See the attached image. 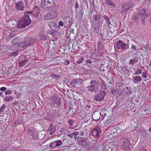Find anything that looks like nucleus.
Returning a JSON list of instances; mask_svg holds the SVG:
<instances>
[{
	"mask_svg": "<svg viewBox=\"0 0 151 151\" xmlns=\"http://www.w3.org/2000/svg\"><path fill=\"white\" fill-rule=\"evenodd\" d=\"M34 39L31 37H27L25 38L24 42H26L27 46L30 45L33 43Z\"/></svg>",
	"mask_w": 151,
	"mask_h": 151,
	"instance_id": "12",
	"label": "nucleus"
},
{
	"mask_svg": "<svg viewBox=\"0 0 151 151\" xmlns=\"http://www.w3.org/2000/svg\"><path fill=\"white\" fill-rule=\"evenodd\" d=\"M119 142L121 145L126 150H129L130 148V143L128 139L123 137L120 139Z\"/></svg>",
	"mask_w": 151,
	"mask_h": 151,
	"instance_id": "3",
	"label": "nucleus"
},
{
	"mask_svg": "<svg viewBox=\"0 0 151 151\" xmlns=\"http://www.w3.org/2000/svg\"><path fill=\"white\" fill-rule=\"evenodd\" d=\"M128 10H127V8L124 9H123L122 10L121 12H120L121 14H124L127 12L128 11Z\"/></svg>",
	"mask_w": 151,
	"mask_h": 151,
	"instance_id": "56",
	"label": "nucleus"
},
{
	"mask_svg": "<svg viewBox=\"0 0 151 151\" xmlns=\"http://www.w3.org/2000/svg\"><path fill=\"white\" fill-rule=\"evenodd\" d=\"M102 80L100 78H96L95 80V86H96L95 88V91H98L99 90V83H101Z\"/></svg>",
	"mask_w": 151,
	"mask_h": 151,
	"instance_id": "14",
	"label": "nucleus"
},
{
	"mask_svg": "<svg viewBox=\"0 0 151 151\" xmlns=\"http://www.w3.org/2000/svg\"><path fill=\"white\" fill-rule=\"evenodd\" d=\"M13 99L14 98L10 96H6L4 99V100L6 102L12 101L13 100Z\"/></svg>",
	"mask_w": 151,
	"mask_h": 151,
	"instance_id": "21",
	"label": "nucleus"
},
{
	"mask_svg": "<svg viewBox=\"0 0 151 151\" xmlns=\"http://www.w3.org/2000/svg\"><path fill=\"white\" fill-rule=\"evenodd\" d=\"M63 20L65 24L64 27L67 28L71 25V19L69 17H65L63 18Z\"/></svg>",
	"mask_w": 151,
	"mask_h": 151,
	"instance_id": "8",
	"label": "nucleus"
},
{
	"mask_svg": "<svg viewBox=\"0 0 151 151\" xmlns=\"http://www.w3.org/2000/svg\"><path fill=\"white\" fill-rule=\"evenodd\" d=\"M142 77L144 78H147V73L146 72H145V71L143 72L142 73Z\"/></svg>",
	"mask_w": 151,
	"mask_h": 151,
	"instance_id": "54",
	"label": "nucleus"
},
{
	"mask_svg": "<svg viewBox=\"0 0 151 151\" xmlns=\"http://www.w3.org/2000/svg\"><path fill=\"white\" fill-rule=\"evenodd\" d=\"M32 16V14L30 12L24 13V15L22 19L19 21L17 27L24 28L29 26L31 22L30 17Z\"/></svg>",
	"mask_w": 151,
	"mask_h": 151,
	"instance_id": "1",
	"label": "nucleus"
},
{
	"mask_svg": "<svg viewBox=\"0 0 151 151\" xmlns=\"http://www.w3.org/2000/svg\"><path fill=\"white\" fill-rule=\"evenodd\" d=\"M73 134L74 136V137L75 138L79 134L78 132H73Z\"/></svg>",
	"mask_w": 151,
	"mask_h": 151,
	"instance_id": "58",
	"label": "nucleus"
},
{
	"mask_svg": "<svg viewBox=\"0 0 151 151\" xmlns=\"http://www.w3.org/2000/svg\"><path fill=\"white\" fill-rule=\"evenodd\" d=\"M133 20L135 22H138L139 21L138 20V15H134L132 17Z\"/></svg>",
	"mask_w": 151,
	"mask_h": 151,
	"instance_id": "38",
	"label": "nucleus"
},
{
	"mask_svg": "<svg viewBox=\"0 0 151 151\" xmlns=\"http://www.w3.org/2000/svg\"><path fill=\"white\" fill-rule=\"evenodd\" d=\"M82 82V81L81 79L75 78L70 82V84L71 86L76 88H78L80 86Z\"/></svg>",
	"mask_w": 151,
	"mask_h": 151,
	"instance_id": "5",
	"label": "nucleus"
},
{
	"mask_svg": "<svg viewBox=\"0 0 151 151\" xmlns=\"http://www.w3.org/2000/svg\"><path fill=\"white\" fill-rule=\"evenodd\" d=\"M9 23L10 26L12 28L15 27L17 26V24H18L17 22L15 20L11 21H10Z\"/></svg>",
	"mask_w": 151,
	"mask_h": 151,
	"instance_id": "20",
	"label": "nucleus"
},
{
	"mask_svg": "<svg viewBox=\"0 0 151 151\" xmlns=\"http://www.w3.org/2000/svg\"><path fill=\"white\" fill-rule=\"evenodd\" d=\"M129 47V45L121 40L116 42V49L119 51L122 52L128 49Z\"/></svg>",
	"mask_w": 151,
	"mask_h": 151,
	"instance_id": "2",
	"label": "nucleus"
},
{
	"mask_svg": "<svg viewBox=\"0 0 151 151\" xmlns=\"http://www.w3.org/2000/svg\"><path fill=\"white\" fill-rule=\"evenodd\" d=\"M58 111L57 110H53L52 112L51 113L50 115L51 118H54L57 117L58 115Z\"/></svg>",
	"mask_w": 151,
	"mask_h": 151,
	"instance_id": "19",
	"label": "nucleus"
},
{
	"mask_svg": "<svg viewBox=\"0 0 151 151\" xmlns=\"http://www.w3.org/2000/svg\"><path fill=\"white\" fill-rule=\"evenodd\" d=\"M14 40L12 41V45L9 47V49L11 51H13L15 50L16 49L18 48L17 46V43H14Z\"/></svg>",
	"mask_w": 151,
	"mask_h": 151,
	"instance_id": "17",
	"label": "nucleus"
},
{
	"mask_svg": "<svg viewBox=\"0 0 151 151\" xmlns=\"http://www.w3.org/2000/svg\"><path fill=\"white\" fill-rule=\"evenodd\" d=\"M133 83L135 84L140 82L142 80V78L139 76H136L132 77Z\"/></svg>",
	"mask_w": 151,
	"mask_h": 151,
	"instance_id": "13",
	"label": "nucleus"
},
{
	"mask_svg": "<svg viewBox=\"0 0 151 151\" xmlns=\"http://www.w3.org/2000/svg\"><path fill=\"white\" fill-rule=\"evenodd\" d=\"M100 17V14H97V15L95 16V20H96V23L97 24V27H98V25H99V23H100V21L98 20Z\"/></svg>",
	"mask_w": 151,
	"mask_h": 151,
	"instance_id": "37",
	"label": "nucleus"
},
{
	"mask_svg": "<svg viewBox=\"0 0 151 151\" xmlns=\"http://www.w3.org/2000/svg\"><path fill=\"white\" fill-rule=\"evenodd\" d=\"M99 35V29L95 28V36L96 37L98 36Z\"/></svg>",
	"mask_w": 151,
	"mask_h": 151,
	"instance_id": "46",
	"label": "nucleus"
},
{
	"mask_svg": "<svg viewBox=\"0 0 151 151\" xmlns=\"http://www.w3.org/2000/svg\"><path fill=\"white\" fill-rule=\"evenodd\" d=\"M17 122L18 124H22L24 123L22 119H20L19 120L17 121L16 123Z\"/></svg>",
	"mask_w": 151,
	"mask_h": 151,
	"instance_id": "51",
	"label": "nucleus"
},
{
	"mask_svg": "<svg viewBox=\"0 0 151 151\" xmlns=\"http://www.w3.org/2000/svg\"><path fill=\"white\" fill-rule=\"evenodd\" d=\"M56 145V144L55 141L54 142H53L51 143L50 145H49V146L50 147L54 148H55L56 147H57V145Z\"/></svg>",
	"mask_w": 151,
	"mask_h": 151,
	"instance_id": "42",
	"label": "nucleus"
},
{
	"mask_svg": "<svg viewBox=\"0 0 151 151\" xmlns=\"http://www.w3.org/2000/svg\"><path fill=\"white\" fill-rule=\"evenodd\" d=\"M46 3V0H41V6L42 8H44L45 7H47Z\"/></svg>",
	"mask_w": 151,
	"mask_h": 151,
	"instance_id": "28",
	"label": "nucleus"
},
{
	"mask_svg": "<svg viewBox=\"0 0 151 151\" xmlns=\"http://www.w3.org/2000/svg\"><path fill=\"white\" fill-rule=\"evenodd\" d=\"M124 91L125 93L127 94H130L131 93V91L129 89L128 87H125L124 88Z\"/></svg>",
	"mask_w": 151,
	"mask_h": 151,
	"instance_id": "36",
	"label": "nucleus"
},
{
	"mask_svg": "<svg viewBox=\"0 0 151 151\" xmlns=\"http://www.w3.org/2000/svg\"><path fill=\"white\" fill-rule=\"evenodd\" d=\"M138 60L137 58H134L133 59H131L130 60L129 63V65H134L135 63H137Z\"/></svg>",
	"mask_w": 151,
	"mask_h": 151,
	"instance_id": "26",
	"label": "nucleus"
},
{
	"mask_svg": "<svg viewBox=\"0 0 151 151\" xmlns=\"http://www.w3.org/2000/svg\"><path fill=\"white\" fill-rule=\"evenodd\" d=\"M60 97L56 95L52 96L51 99L52 105V106L54 105V106H55V105H56L55 106L59 107L61 105V103L60 102Z\"/></svg>",
	"mask_w": 151,
	"mask_h": 151,
	"instance_id": "4",
	"label": "nucleus"
},
{
	"mask_svg": "<svg viewBox=\"0 0 151 151\" xmlns=\"http://www.w3.org/2000/svg\"><path fill=\"white\" fill-rule=\"evenodd\" d=\"M101 86L102 88L104 90H105L107 88V87L104 82L103 81H102L101 83Z\"/></svg>",
	"mask_w": 151,
	"mask_h": 151,
	"instance_id": "41",
	"label": "nucleus"
},
{
	"mask_svg": "<svg viewBox=\"0 0 151 151\" xmlns=\"http://www.w3.org/2000/svg\"><path fill=\"white\" fill-rule=\"evenodd\" d=\"M56 126V125L54 124H50L49 127L47 130V132H50L49 133L50 134L52 135L55 132Z\"/></svg>",
	"mask_w": 151,
	"mask_h": 151,
	"instance_id": "11",
	"label": "nucleus"
},
{
	"mask_svg": "<svg viewBox=\"0 0 151 151\" xmlns=\"http://www.w3.org/2000/svg\"><path fill=\"white\" fill-rule=\"evenodd\" d=\"M94 81L91 80L89 86H88L87 88L90 91H94Z\"/></svg>",
	"mask_w": 151,
	"mask_h": 151,
	"instance_id": "15",
	"label": "nucleus"
},
{
	"mask_svg": "<svg viewBox=\"0 0 151 151\" xmlns=\"http://www.w3.org/2000/svg\"><path fill=\"white\" fill-rule=\"evenodd\" d=\"M54 0H47L46 1L47 7H50L53 4Z\"/></svg>",
	"mask_w": 151,
	"mask_h": 151,
	"instance_id": "29",
	"label": "nucleus"
},
{
	"mask_svg": "<svg viewBox=\"0 0 151 151\" xmlns=\"http://www.w3.org/2000/svg\"><path fill=\"white\" fill-rule=\"evenodd\" d=\"M106 3L108 5H110L113 7H115L116 5L110 0H106Z\"/></svg>",
	"mask_w": 151,
	"mask_h": 151,
	"instance_id": "27",
	"label": "nucleus"
},
{
	"mask_svg": "<svg viewBox=\"0 0 151 151\" xmlns=\"http://www.w3.org/2000/svg\"><path fill=\"white\" fill-rule=\"evenodd\" d=\"M60 132L62 134H69L70 132L66 129H63L60 130Z\"/></svg>",
	"mask_w": 151,
	"mask_h": 151,
	"instance_id": "30",
	"label": "nucleus"
},
{
	"mask_svg": "<svg viewBox=\"0 0 151 151\" xmlns=\"http://www.w3.org/2000/svg\"><path fill=\"white\" fill-rule=\"evenodd\" d=\"M67 136L69 137L70 138H71L74 137L73 133L70 134H68Z\"/></svg>",
	"mask_w": 151,
	"mask_h": 151,
	"instance_id": "63",
	"label": "nucleus"
},
{
	"mask_svg": "<svg viewBox=\"0 0 151 151\" xmlns=\"http://www.w3.org/2000/svg\"><path fill=\"white\" fill-rule=\"evenodd\" d=\"M83 60V59L82 58H81L79 59L78 60H77L76 63L77 64H80L81 63Z\"/></svg>",
	"mask_w": 151,
	"mask_h": 151,
	"instance_id": "52",
	"label": "nucleus"
},
{
	"mask_svg": "<svg viewBox=\"0 0 151 151\" xmlns=\"http://www.w3.org/2000/svg\"><path fill=\"white\" fill-rule=\"evenodd\" d=\"M57 147L61 146L62 144V142L60 140L55 141Z\"/></svg>",
	"mask_w": 151,
	"mask_h": 151,
	"instance_id": "43",
	"label": "nucleus"
},
{
	"mask_svg": "<svg viewBox=\"0 0 151 151\" xmlns=\"http://www.w3.org/2000/svg\"><path fill=\"white\" fill-rule=\"evenodd\" d=\"M94 129L93 128L91 132V135H90V138L91 139L92 141H94V133L93 132Z\"/></svg>",
	"mask_w": 151,
	"mask_h": 151,
	"instance_id": "39",
	"label": "nucleus"
},
{
	"mask_svg": "<svg viewBox=\"0 0 151 151\" xmlns=\"http://www.w3.org/2000/svg\"><path fill=\"white\" fill-rule=\"evenodd\" d=\"M104 18L106 20L107 22H108L109 24L110 23V22L109 21V19L108 17L106 15H104L103 16Z\"/></svg>",
	"mask_w": 151,
	"mask_h": 151,
	"instance_id": "47",
	"label": "nucleus"
},
{
	"mask_svg": "<svg viewBox=\"0 0 151 151\" xmlns=\"http://www.w3.org/2000/svg\"><path fill=\"white\" fill-rule=\"evenodd\" d=\"M101 35L103 38H106V39H107L110 37V36H109L108 33L106 30L104 31V32L102 33Z\"/></svg>",
	"mask_w": 151,
	"mask_h": 151,
	"instance_id": "24",
	"label": "nucleus"
},
{
	"mask_svg": "<svg viewBox=\"0 0 151 151\" xmlns=\"http://www.w3.org/2000/svg\"><path fill=\"white\" fill-rule=\"evenodd\" d=\"M146 11V9L144 8L139 10L138 12V14L139 15H144Z\"/></svg>",
	"mask_w": 151,
	"mask_h": 151,
	"instance_id": "31",
	"label": "nucleus"
},
{
	"mask_svg": "<svg viewBox=\"0 0 151 151\" xmlns=\"http://www.w3.org/2000/svg\"><path fill=\"white\" fill-rule=\"evenodd\" d=\"M106 95V92L104 91H101L97 94L95 97V100L98 101H102L104 99L105 96Z\"/></svg>",
	"mask_w": 151,
	"mask_h": 151,
	"instance_id": "7",
	"label": "nucleus"
},
{
	"mask_svg": "<svg viewBox=\"0 0 151 151\" xmlns=\"http://www.w3.org/2000/svg\"><path fill=\"white\" fill-rule=\"evenodd\" d=\"M111 93L112 95V96H115L116 97H118L121 95L122 93V90L120 88L117 89L116 90L113 89L111 90Z\"/></svg>",
	"mask_w": 151,
	"mask_h": 151,
	"instance_id": "10",
	"label": "nucleus"
},
{
	"mask_svg": "<svg viewBox=\"0 0 151 151\" xmlns=\"http://www.w3.org/2000/svg\"><path fill=\"white\" fill-rule=\"evenodd\" d=\"M69 63V61L68 60H65L64 61V64L67 65H68Z\"/></svg>",
	"mask_w": 151,
	"mask_h": 151,
	"instance_id": "64",
	"label": "nucleus"
},
{
	"mask_svg": "<svg viewBox=\"0 0 151 151\" xmlns=\"http://www.w3.org/2000/svg\"><path fill=\"white\" fill-rule=\"evenodd\" d=\"M28 60L27 59H24V60H19V65L20 66H23L25 65V63Z\"/></svg>",
	"mask_w": 151,
	"mask_h": 151,
	"instance_id": "22",
	"label": "nucleus"
},
{
	"mask_svg": "<svg viewBox=\"0 0 151 151\" xmlns=\"http://www.w3.org/2000/svg\"><path fill=\"white\" fill-rule=\"evenodd\" d=\"M12 90H8L5 91V94L6 95H8L11 94L12 93Z\"/></svg>",
	"mask_w": 151,
	"mask_h": 151,
	"instance_id": "55",
	"label": "nucleus"
},
{
	"mask_svg": "<svg viewBox=\"0 0 151 151\" xmlns=\"http://www.w3.org/2000/svg\"><path fill=\"white\" fill-rule=\"evenodd\" d=\"M121 70L123 73H128V70L124 67H122L121 69Z\"/></svg>",
	"mask_w": 151,
	"mask_h": 151,
	"instance_id": "44",
	"label": "nucleus"
},
{
	"mask_svg": "<svg viewBox=\"0 0 151 151\" xmlns=\"http://www.w3.org/2000/svg\"><path fill=\"white\" fill-rule=\"evenodd\" d=\"M84 139H83L80 137H78L77 138V142L79 144H81V143L82 142H81V141L83 140Z\"/></svg>",
	"mask_w": 151,
	"mask_h": 151,
	"instance_id": "45",
	"label": "nucleus"
},
{
	"mask_svg": "<svg viewBox=\"0 0 151 151\" xmlns=\"http://www.w3.org/2000/svg\"><path fill=\"white\" fill-rule=\"evenodd\" d=\"M98 52L100 51L103 49V45L101 42H99L98 43Z\"/></svg>",
	"mask_w": 151,
	"mask_h": 151,
	"instance_id": "32",
	"label": "nucleus"
},
{
	"mask_svg": "<svg viewBox=\"0 0 151 151\" xmlns=\"http://www.w3.org/2000/svg\"><path fill=\"white\" fill-rule=\"evenodd\" d=\"M50 76L51 77L56 79H59L60 78V76L52 73L50 74Z\"/></svg>",
	"mask_w": 151,
	"mask_h": 151,
	"instance_id": "33",
	"label": "nucleus"
},
{
	"mask_svg": "<svg viewBox=\"0 0 151 151\" xmlns=\"http://www.w3.org/2000/svg\"><path fill=\"white\" fill-rule=\"evenodd\" d=\"M9 46L6 45L0 46V54H2L7 52L9 50Z\"/></svg>",
	"mask_w": 151,
	"mask_h": 151,
	"instance_id": "9",
	"label": "nucleus"
},
{
	"mask_svg": "<svg viewBox=\"0 0 151 151\" xmlns=\"http://www.w3.org/2000/svg\"><path fill=\"white\" fill-rule=\"evenodd\" d=\"M101 112H100V111H99V112H96V111H95V115H96V116H97L98 117L99 116V118H100V117L101 116Z\"/></svg>",
	"mask_w": 151,
	"mask_h": 151,
	"instance_id": "48",
	"label": "nucleus"
},
{
	"mask_svg": "<svg viewBox=\"0 0 151 151\" xmlns=\"http://www.w3.org/2000/svg\"><path fill=\"white\" fill-rule=\"evenodd\" d=\"M134 6V4H133L131 5L130 6H129L127 8L128 11H129L130 9L132 8Z\"/></svg>",
	"mask_w": 151,
	"mask_h": 151,
	"instance_id": "59",
	"label": "nucleus"
},
{
	"mask_svg": "<svg viewBox=\"0 0 151 151\" xmlns=\"http://www.w3.org/2000/svg\"><path fill=\"white\" fill-rule=\"evenodd\" d=\"M6 108V105L4 104L0 108V113L2 112Z\"/></svg>",
	"mask_w": 151,
	"mask_h": 151,
	"instance_id": "50",
	"label": "nucleus"
},
{
	"mask_svg": "<svg viewBox=\"0 0 151 151\" xmlns=\"http://www.w3.org/2000/svg\"><path fill=\"white\" fill-rule=\"evenodd\" d=\"M19 52L18 51H16L15 52H12L11 53L10 55L11 56H16L18 55Z\"/></svg>",
	"mask_w": 151,
	"mask_h": 151,
	"instance_id": "49",
	"label": "nucleus"
},
{
	"mask_svg": "<svg viewBox=\"0 0 151 151\" xmlns=\"http://www.w3.org/2000/svg\"><path fill=\"white\" fill-rule=\"evenodd\" d=\"M106 111H103L102 113V115L101 116V118L102 119H103L104 117V116H105L106 114Z\"/></svg>",
	"mask_w": 151,
	"mask_h": 151,
	"instance_id": "53",
	"label": "nucleus"
},
{
	"mask_svg": "<svg viewBox=\"0 0 151 151\" xmlns=\"http://www.w3.org/2000/svg\"><path fill=\"white\" fill-rule=\"evenodd\" d=\"M17 46L18 48H21L27 46V45L24 41L17 43Z\"/></svg>",
	"mask_w": 151,
	"mask_h": 151,
	"instance_id": "18",
	"label": "nucleus"
},
{
	"mask_svg": "<svg viewBox=\"0 0 151 151\" xmlns=\"http://www.w3.org/2000/svg\"><path fill=\"white\" fill-rule=\"evenodd\" d=\"M41 38L43 40H45L47 39V37L45 35H43L41 36Z\"/></svg>",
	"mask_w": 151,
	"mask_h": 151,
	"instance_id": "60",
	"label": "nucleus"
},
{
	"mask_svg": "<svg viewBox=\"0 0 151 151\" xmlns=\"http://www.w3.org/2000/svg\"><path fill=\"white\" fill-rule=\"evenodd\" d=\"M52 18L49 12L45 16L44 19L45 20H50Z\"/></svg>",
	"mask_w": 151,
	"mask_h": 151,
	"instance_id": "35",
	"label": "nucleus"
},
{
	"mask_svg": "<svg viewBox=\"0 0 151 151\" xmlns=\"http://www.w3.org/2000/svg\"><path fill=\"white\" fill-rule=\"evenodd\" d=\"M15 8L16 10L19 11H23L24 7V3L23 1H21L17 2H15Z\"/></svg>",
	"mask_w": 151,
	"mask_h": 151,
	"instance_id": "6",
	"label": "nucleus"
},
{
	"mask_svg": "<svg viewBox=\"0 0 151 151\" xmlns=\"http://www.w3.org/2000/svg\"><path fill=\"white\" fill-rule=\"evenodd\" d=\"M6 88L5 87H2L0 88V91H4L6 90Z\"/></svg>",
	"mask_w": 151,
	"mask_h": 151,
	"instance_id": "61",
	"label": "nucleus"
},
{
	"mask_svg": "<svg viewBox=\"0 0 151 151\" xmlns=\"http://www.w3.org/2000/svg\"><path fill=\"white\" fill-rule=\"evenodd\" d=\"M81 144H79V145H81L82 146H83L85 148H88L89 147V145L88 144V143L84 140V139L81 141Z\"/></svg>",
	"mask_w": 151,
	"mask_h": 151,
	"instance_id": "23",
	"label": "nucleus"
},
{
	"mask_svg": "<svg viewBox=\"0 0 151 151\" xmlns=\"http://www.w3.org/2000/svg\"><path fill=\"white\" fill-rule=\"evenodd\" d=\"M131 49L133 50L134 51H135L136 50L137 47L135 45H132Z\"/></svg>",
	"mask_w": 151,
	"mask_h": 151,
	"instance_id": "62",
	"label": "nucleus"
},
{
	"mask_svg": "<svg viewBox=\"0 0 151 151\" xmlns=\"http://www.w3.org/2000/svg\"><path fill=\"white\" fill-rule=\"evenodd\" d=\"M49 25L50 28L52 29V28L55 27V26L56 25V24L55 22H53L50 21L49 22Z\"/></svg>",
	"mask_w": 151,
	"mask_h": 151,
	"instance_id": "34",
	"label": "nucleus"
},
{
	"mask_svg": "<svg viewBox=\"0 0 151 151\" xmlns=\"http://www.w3.org/2000/svg\"><path fill=\"white\" fill-rule=\"evenodd\" d=\"M142 73V70L141 69L137 68V70L135 71L134 74L139 75Z\"/></svg>",
	"mask_w": 151,
	"mask_h": 151,
	"instance_id": "40",
	"label": "nucleus"
},
{
	"mask_svg": "<svg viewBox=\"0 0 151 151\" xmlns=\"http://www.w3.org/2000/svg\"><path fill=\"white\" fill-rule=\"evenodd\" d=\"M95 132H96V134L95 135V138H97L98 139L99 135L101 133L100 128H95Z\"/></svg>",
	"mask_w": 151,
	"mask_h": 151,
	"instance_id": "25",
	"label": "nucleus"
},
{
	"mask_svg": "<svg viewBox=\"0 0 151 151\" xmlns=\"http://www.w3.org/2000/svg\"><path fill=\"white\" fill-rule=\"evenodd\" d=\"M52 19L56 18L58 15V13L55 10H52L49 12Z\"/></svg>",
	"mask_w": 151,
	"mask_h": 151,
	"instance_id": "16",
	"label": "nucleus"
},
{
	"mask_svg": "<svg viewBox=\"0 0 151 151\" xmlns=\"http://www.w3.org/2000/svg\"><path fill=\"white\" fill-rule=\"evenodd\" d=\"M73 122H74L73 120H72L70 119L68 121L69 124L71 126H72L73 125Z\"/></svg>",
	"mask_w": 151,
	"mask_h": 151,
	"instance_id": "57",
	"label": "nucleus"
}]
</instances>
